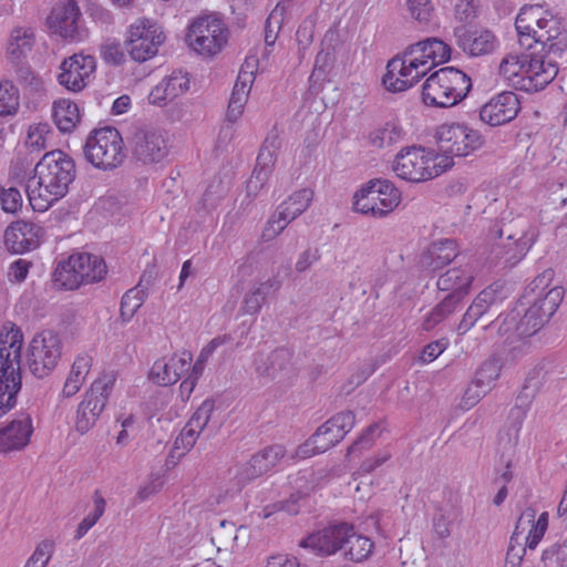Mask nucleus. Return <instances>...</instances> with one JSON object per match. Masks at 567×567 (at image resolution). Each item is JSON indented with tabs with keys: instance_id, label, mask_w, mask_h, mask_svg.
Wrapping results in <instances>:
<instances>
[{
	"instance_id": "1",
	"label": "nucleus",
	"mask_w": 567,
	"mask_h": 567,
	"mask_svg": "<svg viewBox=\"0 0 567 567\" xmlns=\"http://www.w3.org/2000/svg\"><path fill=\"white\" fill-rule=\"evenodd\" d=\"M554 276L555 271L551 268L536 276L525 288L515 307L506 313H501L485 328L495 324L496 321L499 322L498 334L509 342L514 338L525 339L536 334L549 322L565 297V289L561 286H551Z\"/></svg>"
},
{
	"instance_id": "2",
	"label": "nucleus",
	"mask_w": 567,
	"mask_h": 567,
	"mask_svg": "<svg viewBox=\"0 0 567 567\" xmlns=\"http://www.w3.org/2000/svg\"><path fill=\"white\" fill-rule=\"evenodd\" d=\"M451 47L437 38H427L410 45L403 59L393 58L386 64L382 84L389 92H403L413 86L437 64L451 59Z\"/></svg>"
},
{
	"instance_id": "3",
	"label": "nucleus",
	"mask_w": 567,
	"mask_h": 567,
	"mask_svg": "<svg viewBox=\"0 0 567 567\" xmlns=\"http://www.w3.org/2000/svg\"><path fill=\"white\" fill-rule=\"evenodd\" d=\"M75 162L61 150L47 152L34 167V175L25 185L30 205L45 212L69 193L75 179Z\"/></svg>"
},
{
	"instance_id": "4",
	"label": "nucleus",
	"mask_w": 567,
	"mask_h": 567,
	"mask_svg": "<svg viewBox=\"0 0 567 567\" xmlns=\"http://www.w3.org/2000/svg\"><path fill=\"white\" fill-rule=\"evenodd\" d=\"M518 42L526 50L540 49L561 55L567 49L564 20L540 4L525 6L515 20Z\"/></svg>"
},
{
	"instance_id": "5",
	"label": "nucleus",
	"mask_w": 567,
	"mask_h": 567,
	"mask_svg": "<svg viewBox=\"0 0 567 567\" xmlns=\"http://www.w3.org/2000/svg\"><path fill=\"white\" fill-rule=\"evenodd\" d=\"M471 89L472 81L467 74L454 66H445L424 81L422 100L426 105L450 107L464 100Z\"/></svg>"
},
{
	"instance_id": "6",
	"label": "nucleus",
	"mask_w": 567,
	"mask_h": 567,
	"mask_svg": "<svg viewBox=\"0 0 567 567\" xmlns=\"http://www.w3.org/2000/svg\"><path fill=\"white\" fill-rule=\"evenodd\" d=\"M453 165V162H437L435 151L412 146L401 150L395 156L393 171L398 177L411 183H421L437 177Z\"/></svg>"
},
{
	"instance_id": "7",
	"label": "nucleus",
	"mask_w": 567,
	"mask_h": 567,
	"mask_svg": "<svg viewBox=\"0 0 567 567\" xmlns=\"http://www.w3.org/2000/svg\"><path fill=\"white\" fill-rule=\"evenodd\" d=\"M83 154L89 163L103 171L118 167L126 156L120 132L111 126L94 130L86 138Z\"/></svg>"
},
{
	"instance_id": "8",
	"label": "nucleus",
	"mask_w": 567,
	"mask_h": 567,
	"mask_svg": "<svg viewBox=\"0 0 567 567\" xmlns=\"http://www.w3.org/2000/svg\"><path fill=\"white\" fill-rule=\"evenodd\" d=\"M6 334L0 332V393L18 395L22 386L20 355L23 336L19 328L11 324Z\"/></svg>"
},
{
	"instance_id": "9",
	"label": "nucleus",
	"mask_w": 567,
	"mask_h": 567,
	"mask_svg": "<svg viewBox=\"0 0 567 567\" xmlns=\"http://www.w3.org/2000/svg\"><path fill=\"white\" fill-rule=\"evenodd\" d=\"M401 202V192L388 179L368 182L354 194L353 209L357 213L382 218Z\"/></svg>"
},
{
	"instance_id": "10",
	"label": "nucleus",
	"mask_w": 567,
	"mask_h": 567,
	"mask_svg": "<svg viewBox=\"0 0 567 567\" xmlns=\"http://www.w3.org/2000/svg\"><path fill=\"white\" fill-rule=\"evenodd\" d=\"M251 368L256 377L266 382L285 383L298 375L295 351L286 346L269 352L257 351L252 354Z\"/></svg>"
},
{
	"instance_id": "11",
	"label": "nucleus",
	"mask_w": 567,
	"mask_h": 567,
	"mask_svg": "<svg viewBox=\"0 0 567 567\" xmlns=\"http://www.w3.org/2000/svg\"><path fill=\"white\" fill-rule=\"evenodd\" d=\"M227 41L228 29L215 14L199 17L188 25L186 42L198 54L214 56L221 51Z\"/></svg>"
},
{
	"instance_id": "12",
	"label": "nucleus",
	"mask_w": 567,
	"mask_h": 567,
	"mask_svg": "<svg viewBox=\"0 0 567 567\" xmlns=\"http://www.w3.org/2000/svg\"><path fill=\"white\" fill-rule=\"evenodd\" d=\"M355 424L352 411H342L320 425L317 431L297 450V455L302 458L315 454L324 453L337 445Z\"/></svg>"
},
{
	"instance_id": "13",
	"label": "nucleus",
	"mask_w": 567,
	"mask_h": 567,
	"mask_svg": "<svg viewBox=\"0 0 567 567\" xmlns=\"http://www.w3.org/2000/svg\"><path fill=\"white\" fill-rule=\"evenodd\" d=\"M439 150L446 155L442 164L452 162L453 156L464 157L481 148L484 144L483 135L465 124H442L436 131Z\"/></svg>"
},
{
	"instance_id": "14",
	"label": "nucleus",
	"mask_w": 567,
	"mask_h": 567,
	"mask_svg": "<svg viewBox=\"0 0 567 567\" xmlns=\"http://www.w3.org/2000/svg\"><path fill=\"white\" fill-rule=\"evenodd\" d=\"M116 375L113 371L104 372L91 385L85 393L83 401L80 403L75 427L81 434L86 433L96 422L103 412L109 396L111 395Z\"/></svg>"
},
{
	"instance_id": "15",
	"label": "nucleus",
	"mask_w": 567,
	"mask_h": 567,
	"mask_svg": "<svg viewBox=\"0 0 567 567\" xmlns=\"http://www.w3.org/2000/svg\"><path fill=\"white\" fill-rule=\"evenodd\" d=\"M61 358V342L58 334L43 331L30 342L27 364L30 372L39 379L49 375Z\"/></svg>"
},
{
	"instance_id": "16",
	"label": "nucleus",
	"mask_w": 567,
	"mask_h": 567,
	"mask_svg": "<svg viewBox=\"0 0 567 567\" xmlns=\"http://www.w3.org/2000/svg\"><path fill=\"white\" fill-rule=\"evenodd\" d=\"M527 51L525 79L518 82V90L537 92L545 89L558 74V63L554 53L532 49Z\"/></svg>"
},
{
	"instance_id": "17",
	"label": "nucleus",
	"mask_w": 567,
	"mask_h": 567,
	"mask_svg": "<svg viewBox=\"0 0 567 567\" xmlns=\"http://www.w3.org/2000/svg\"><path fill=\"white\" fill-rule=\"evenodd\" d=\"M164 40L163 32L155 23L140 19L131 24L125 45L133 60L144 62L157 53Z\"/></svg>"
},
{
	"instance_id": "18",
	"label": "nucleus",
	"mask_w": 567,
	"mask_h": 567,
	"mask_svg": "<svg viewBox=\"0 0 567 567\" xmlns=\"http://www.w3.org/2000/svg\"><path fill=\"white\" fill-rule=\"evenodd\" d=\"M169 153L167 132L162 128L137 131L132 141V157L144 165L157 164Z\"/></svg>"
},
{
	"instance_id": "19",
	"label": "nucleus",
	"mask_w": 567,
	"mask_h": 567,
	"mask_svg": "<svg viewBox=\"0 0 567 567\" xmlns=\"http://www.w3.org/2000/svg\"><path fill=\"white\" fill-rule=\"evenodd\" d=\"M312 198L313 192L309 188H302L290 195L268 220L262 237L269 240L279 235L289 223L307 210Z\"/></svg>"
},
{
	"instance_id": "20",
	"label": "nucleus",
	"mask_w": 567,
	"mask_h": 567,
	"mask_svg": "<svg viewBox=\"0 0 567 567\" xmlns=\"http://www.w3.org/2000/svg\"><path fill=\"white\" fill-rule=\"evenodd\" d=\"M352 530V524L336 523L308 535L300 542V546L311 549L318 556H331L343 550L348 533Z\"/></svg>"
},
{
	"instance_id": "21",
	"label": "nucleus",
	"mask_w": 567,
	"mask_h": 567,
	"mask_svg": "<svg viewBox=\"0 0 567 567\" xmlns=\"http://www.w3.org/2000/svg\"><path fill=\"white\" fill-rule=\"evenodd\" d=\"M95 69L96 61L93 55L74 53L61 62L58 82L69 91L80 92L86 86Z\"/></svg>"
},
{
	"instance_id": "22",
	"label": "nucleus",
	"mask_w": 567,
	"mask_h": 567,
	"mask_svg": "<svg viewBox=\"0 0 567 567\" xmlns=\"http://www.w3.org/2000/svg\"><path fill=\"white\" fill-rule=\"evenodd\" d=\"M80 18L81 11L78 3L74 0H68L53 7L47 18V25L52 33L64 40L80 41L82 38Z\"/></svg>"
},
{
	"instance_id": "23",
	"label": "nucleus",
	"mask_w": 567,
	"mask_h": 567,
	"mask_svg": "<svg viewBox=\"0 0 567 567\" xmlns=\"http://www.w3.org/2000/svg\"><path fill=\"white\" fill-rule=\"evenodd\" d=\"M520 110L517 94L504 91L494 95L480 109V118L489 126H501L512 122Z\"/></svg>"
},
{
	"instance_id": "24",
	"label": "nucleus",
	"mask_w": 567,
	"mask_h": 567,
	"mask_svg": "<svg viewBox=\"0 0 567 567\" xmlns=\"http://www.w3.org/2000/svg\"><path fill=\"white\" fill-rule=\"evenodd\" d=\"M455 44L470 56L492 54L499 45L496 35L487 29L454 28Z\"/></svg>"
},
{
	"instance_id": "25",
	"label": "nucleus",
	"mask_w": 567,
	"mask_h": 567,
	"mask_svg": "<svg viewBox=\"0 0 567 567\" xmlns=\"http://www.w3.org/2000/svg\"><path fill=\"white\" fill-rule=\"evenodd\" d=\"M43 229L38 224L17 220L4 231V245L12 254H24L39 247Z\"/></svg>"
},
{
	"instance_id": "26",
	"label": "nucleus",
	"mask_w": 567,
	"mask_h": 567,
	"mask_svg": "<svg viewBox=\"0 0 567 567\" xmlns=\"http://www.w3.org/2000/svg\"><path fill=\"white\" fill-rule=\"evenodd\" d=\"M192 359V353L185 351L181 357L156 360L151 368L150 379L161 386L174 384L188 371Z\"/></svg>"
},
{
	"instance_id": "27",
	"label": "nucleus",
	"mask_w": 567,
	"mask_h": 567,
	"mask_svg": "<svg viewBox=\"0 0 567 567\" xmlns=\"http://www.w3.org/2000/svg\"><path fill=\"white\" fill-rule=\"evenodd\" d=\"M69 266L75 272L78 286L99 282L105 278L107 267L100 256L81 252L69 257Z\"/></svg>"
},
{
	"instance_id": "28",
	"label": "nucleus",
	"mask_w": 567,
	"mask_h": 567,
	"mask_svg": "<svg viewBox=\"0 0 567 567\" xmlns=\"http://www.w3.org/2000/svg\"><path fill=\"white\" fill-rule=\"evenodd\" d=\"M33 432L32 420L22 413L0 430V452L21 450L30 442Z\"/></svg>"
},
{
	"instance_id": "29",
	"label": "nucleus",
	"mask_w": 567,
	"mask_h": 567,
	"mask_svg": "<svg viewBox=\"0 0 567 567\" xmlns=\"http://www.w3.org/2000/svg\"><path fill=\"white\" fill-rule=\"evenodd\" d=\"M499 241L493 245L492 258L495 265L503 268H512L517 265L522 258L526 255L529 246L523 238L515 239L513 235H508L506 239H503V229L496 230Z\"/></svg>"
},
{
	"instance_id": "30",
	"label": "nucleus",
	"mask_w": 567,
	"mask_h": 567,
	"mask_svg": "<svg viewBox=\"0 0 567 567\" xmlns=\"http://www.w3.org/2000/svg\"><path fill=\"white\" fill-rule=\"evenodd\" d=\"M286 449L282 445L274 444L254 454L243 468V480L251 481L271 471L285 457Z\"/></svg>"
},
{
	"instance_id": "31",
	"label": "nucleus",
	"mask_w": 567,
	"mask_h": 567,
	"mask_svg": "<svg viewBox=\"0 0 567 567\" xmlns=\"http://www.w3.org/2000/svg\"><path fill=\"white\" fill-rule=\"evenodd\" d=\"M499 299L498 291L493 286L482 290L463 315L457 327L458 334L466 333L480 319L488 315Z\"/></svg>"
},
{
	"instance_id": "32",
	"label": "nucleus",
	"mask_w": 567,
	"mask_h": 567,
	"mask_svg": "<svg viewBox=\"0 0 567 567\" xmlns=\"http://www.w3.org/2000/svg\"><path fill=\"white\" fill-rule=\"evenodd\" d=\"M474 276L470 269L452 268L442 274L436 282L440 291H447L449 295H458L464 298L471 288Z\"/></svg>"
},
{
	"instance_id": "33",
	"label": "nucleus",
	"mask_w": 567,
	"mask_h": 567,
	"mask_svg": "<svg viewBox=\"0 0 567 567\" xmlns=\"http://www.w3.org/2000/svg\"><path fill=\"white\" fill-rule=\"evenodd\" d=\"M457 256V246L453 239H443L432 244L422 256V266L435 272L453 261Z\"/></svg>"
},
{
	"instance_id": "34",
	"label": "nucleus",
	"mask_w": 567,
	"mask_h": 567,
	"mask_svg": "<svg viewBox=\"0 0 567 567\" xmlns=\"http://www.w3.org/2000/svg\"><path fill=\"white\" fill-rule=\"evenodd\" d=\"M254 81V73L240 70L236 83L234 85L226 117L229 122H236L243 114L244 106L248 100L251 83Z\"/></svg>"
},
{
	"instance_id": "35",
	"label": "nucleus",
	"mask_w": 567,
	"mask_h": 567,
	"mask_svg": "<svg viewBox=\"0 0 567 567\" xmlns=\"http://www.w3.org/2000/svg\"><path fill=\"white\" fill-rule=\"evenodd\" d=\"M535 515H536L535 509L532 507H528L519 516V518L516 523L515 529L513 532V535L511 536V539H509V545H508L506 558H505V567H519V565L523 560L524 554L526 551V546L523 545L522 543H517V546H516V545H514V542L517 540V536L519 534H523V532L525 530V527L527 525H529L530 522H533Z\"/></svg>"
},
{
	"instance_id": "36",
	"label": "nucleus",
	"mask_w": 567,
	"mask_h": 567,
	"mask_svg": "<svg viewBox=\"0 0 567 567\" xmlns=\"http://www.w3.org/2000/svg\"><path fill=\"white\" fill-rule=\"evenodd\" d=\"M34 44V34L31 29L16 28L12 30L7 48L8 59L11 63H19L27 58Z\"/></svg>"
},
{
	"instance_id": "37",
	"label": "nucleus",
	"mask_w": 567,
	"mask_h": 567,
	"mask_svg": "<svg viewBox=\"0 0 567 567\" xmlns=\"http://www.w3.org/2000/svg\"><path fill=\"white\" fill-rule=\"evenodd\" d=\"M52 116L56 127L63 133L72 132L80 121L78 105L66 99L53 103Z\"/></svg>"
},
{
	"instance_id": "38",
	"label": "nucleus",
	"mask_w": 567,
	"mask_h": 567,
	"mask_svg": "<svg viewBox=\"0 0 567 567\" xmlns=\"http://www.w3.org/2000/svg\"><path fill=\"white\" fill-rule=\"evenodd\" d=\"M348 534V539L344 542L343 556L354 563H361L368 559L373 548L371 539L357 533L353 525L352 530Z\"/></svg>"
},
{
	"instance_id": "39",
	"label": "nucleus",
	"mask_w": 567,
	"mask_h": 567,
	"mask_svg": "<svg viewBox=\"0 0 567 567\" xmlns=\"http://www.w3.org/2000/svg\"><path fill=\"white\" fill-rule=\"evenodd\" d=\"M464 298L458 297V295H446L425 317L422 327L424 330H432L440 322L445 320L450 315H452L456 308L461 305Z\"/></svg>"
},
{
	"instance_id": "40",
	"label": "nucleus",
	"mask_w": 567,
	"mask_h": 567,
	"mask_svg": "<svg viewBox=\"0 0 567 567\" xmlns=\"http://www.w3.org/2000/svg\"><path fill=\"white\" fill-rule=\"evenodd\" d=\"M403 136V130L395 121H389L380 127H375L369 134V142L372 146L383 148L391 146Z\"/></svg>"
},
{
	"instance_id": "41",
	"label": "nucleus",
	"mask_w": 567,
	"mask_h": 567,
	"mask_svg": "<svg viewBox=\"0 0 567 567\" xmlns=\"http://www.w3.org/2000/svg\"><path fill=\"white\" fill-rule=\"evenodd\" d=\"M527 64V51L520 55L508 54L499 64V74L511 81L513 86L518 89V82L525 79Z\"/></svg>"
},
{
	"instance_id": "42",
	"label": "nucleus",
	"mask_w": 567,
	"mask_h": 567,
	"mask_svg": "<svg viewBox=\"0 0 567 567\" xmlns=\"http://www.w3.org/2000/svg\"><path fill=\"white\" fill-rule=\"evenodd\" d=\"M503 368L502 358L498 355H492L481 363L474 375V383L478 386L489 390L492 384L496 381L501 374Z\"/></svg>"
},
{
	"instance_id": "43",
	"label": "nucleus",
	"mask_w": 567,
	"mask_h": 567,
	"mask_svg": "<svg viewBox=\"0 0 567 567\" xmlns=\"http://www.w3.org/2000/svg\"><path fill=\"white\" fill-rule=\"evenodd\" d=\"M410 17L421 27L430 28L435 23V8L432 0H405Z\"/></svg>"
},
{
	"instance_id": "44",
	"label": "nucleus",
	"mask_w": 567,
	"mask_h": 567,
	"mask_svg": "<svg viewBox=\"0 0 567 567\" xmlns=\"http://www.w3.org/2000/svg\"><path fill=\"white\" fill-rule=\"evenodd\" d=\"M285 11V6L281 2L277 3L265 22V55L272 51L284 23Z\"/></svg>"
},
{
	"instance_id": "45",
	"label": "nucleus",
	"mask_w": 567,
	"mask_h": 567,
	"mask_svg": "<svg viewBox=\"0 0 567 567\" xmlns=\"http://www.w3.org/2000/svg\"><path fill=\"white\" fill-rule=\"evenodd\" d=\"M334 61V55L332 50L330 49H322L319 51L315 59L313 70L309 76V82L311 86H315L316 84L322 83L329 72L332 69Z\"/></svg>"
},
{
	"instance_id": "46",
	"label": "nucleus",
	"mask_w": 567,
	"mask_h": 567,
	"mask_svg": "<svg viewBox=\"0 0 567 567\" xmlns=\"http://www.w3.org/2000/svg\"><path fill=\"white\" fill-rule=\"evenodd\" d=\"M19 90L11 81L0 82V116L16 114L19 109Z\"/></svg>"
},
{
	"instance_id": "47",
	"label": "nucleus",
	"mask_w": 567,
	"mask_h": 567,
	"mask_svg": "<svg viewBox=\"0 0 567 567\" xmlns=\"http://www.w3.org/2000/svg\"><path fill=\"white\" fill-rule=\"evenodd\" d=\"M145 299L143 290L138 287H134L127 290L121 300V317L124 321H128L133 318L136 311L141 308Z\"/></svg>"
},
{
	"instance_id": "48",
	"label": "nucleus",
	"mask_w": 567,
	"mask_h": 567,
	"mask_svg": "<svg viewBox=\"0 0 567 567\" xmlns=\"http://www.w3.org/2000/svg\"><path fill=\"white\" fill-rule=\"evenodd\" d=\"M53 134L48 123H38L30 125L25 138V145L32 151L47 148L48 138Z\"/></svg>"
},
{
	"instance_id": "49",
	"label": "nucleus",
	"mask_w": 567,
	"mask_h": 567,
	"mask_svg": "<svg viewBox=\"0 0 567 567\" xmlns=\"http://www.w3.org/2000/svg\"><path fill=\"white\" fill-rule=\"evenodd\" d=\"M556 557V567H567V538L561 544H553L543 550L538 567H549Z\"/></svg>"
},
{
	"instance_id": "50",
	"label": "nucleus",
	"mask_w": 567,
	"mask_h": 567,
	"mask_svg": "<svg viewBox=\"0 0 567 567\" xmlns=\"http://www.w3.org/2000/svg\"><path fill=\"white\" fill-rule=\"evenodd\" d=\"M73 275H75V272L71 270V267L69 266V260L59 264L52 275L54 286L60 289L70 290L78 288V281Z\"/></svg>"
},
{
	"instance_id": "51",
	"label": "nucleus",
	"mask_w": 567,
	"mask_h": 567,
	"mask_svg": "<svg viewBox=\"0 0 567 567\" xmlns=\"http://www.w3.org/2000/svg\"><path fill=\"white\" fill-rule=\"evenodd\" d=\"M529 524H532V527L526 537L525 546L535 549L548 528V513L543 512L537 520L534 518Z\"/></svg>"
},
{
	"instance_id": "52",
	"label": "nucleus",
	"mask_w": 567,
	"mask_h": 567,
	"mask_svg": "<svg viewBox=\"0 0 567 567\" xmlns=\"http://www.w3.org/2000/svg\"><path fill=\"white\" fill-rule=\"evenodd\" d=\"M162 81L167 86L168 94H171L173 100L189 89V80L182 71H174Z\"/></svg>"
},
{
	"instance_id": "53",
	"label": "nucleus",
	"mask_w": 567,
	"mask_h": 567,
	"mask_svg": "<svg viewBox=\"0 0 567 567\" xmlns=\"http://www.w3.org/2000/svg\"><path fill=\"white\" fill-rule=\"evenodd\" d=\"M226 194V188L223 185L221 181H213L206 188L203 197L200 199V204L205 209H212L217 206L220 199L224 198Z\"/></svg>"
},
{
	"instance_id": "54",
	"label": "nucleus",
	"mask_w": 567,
	"mask_h": 567,
	"mask_svg": "<svg viewBox=\"0 0 567 567\" xmlns=\"http://www.w3.org/2000/svg\"><path fill=\"white\" fill-rule=\"evenodd\" d=\"M0 203L6 213L16 214L22 207V195L16 187L2 188L0 190Z\"/></svg>"
},
{
	"instance_id": "55",
	"label": "nucleus",
	"mask_w": 567,
	"mask_h": 567,
	"mask_svg": "<svg viewBox=\"0 0 567 567\" xmlns=\"http://www.w3.org/2000/svg\"><path fill=\"white\" fill-rule=\"evenodd\" d=\"M267 297V291L262 287H256L246 293L243 302V311L247 315H256L261 309Z\"/></svg>"
},
{
	"instance_id": "56",
	"label": "nucleus",
	"mask_w": 567,
	"mask_h": 567,
	"mask_svg": "<svg viewBox=\"0 0 567 567\" xmlns=\"http://www.w3.org/2000/svg\"><path fill=\"white\" fill-rule=\"evenodd\" d=\"M215 409V401L212 399H206L195 411V413L192 415L188 422H190V425H194L195 427H198L200 431H203L210 420V416Z\"/></svg>"
},
{
	"instance_id": "57",
	"label": "nucleus",
	"mask_w": 567,
	"mask_h": 567,
	"mask_svg": "<svg viewBox=\"0 0 567 567\" xmlns=\"http://www.w3.org/2000/svg\"><path fill=\"white\" fill-rule=\"evenodd\" d=\"M538 380L535 377H528L526 382L516 398L515 406L524 412L529 408L532 400L538 389Z\"/></svg>"
},
{
	"instance_id": "58",
	"label": "nucleus",
	"mask_w": 567,
	"mask_h": 567,
	"mask_svg": "<svg viewBox=\"0 0 567 567\" xmlns=\"http://www.w3.org/2000/svg\"><path fill=\"white\" fill-rule=\"evenodd\" d=\"M380 426L378 423L369 425L364 432L349 446L348 455L360 453L372 446L374 441V433L379 431Z\"/></svg>"
},
{
	"instance_id": "59",
	"label": "nucleus",
	"mask_w": 567,
	"mask_h": 567,
	"mask_svg": "<svg viewBox=\"0 0 567 567\" xmlns=\"http://www.w3.org/2000/svg\"><path fill=\"white\" fill-rule=\"evenodd\" d=\"M32 262L27 259H17L9 266L8 279L10 282L21 284L23 282L29 274Z\"/></svg>"
},
{
	"instance_id": "60",
	"label": "nucleus",
	"mask_w": 567,
	"mask_h": 567,
	"mask_svg": "<svg viewBox=\"0 0 567 567\" xmlns=\"http://www.w3.org/2000/svg\"><path fill=\"white\" fill-rule=\"evenodd\" d=\"M102 56L106 63L121 65L125 62V53L117 42H109L102 47Z\"/></svg>"
},
{
	"instance_id": "61",
	"label": "nucleus",
	"mask_w": 567,
	"mask_h": 567,
	"mask_svg": "<svg viewBox=\"0 0 567 567\" xmlns=\"http://www.w3.org/2000/svg\"><path fill=\"white\" fill-rule=\"evenodd\" d=\"M200 432L202 431L198 427H195L194 425H190V422H187L181 434L175 440V447L178 449L182 446L184 450H190L196 443V439Z\"/></svg>"
},
{
	"instance_id": "62",
	"label": "nucleus",
	"mask_w": 567,
	"mask_h": 567,
	"mask_svg": "<svg viewBox=\"0 0 567 567\" xmlns=\"http://www.w3.org/2000/svg\"><path fill=\"white\" fill-rule=\"evenodd\" d=\"M268 178L269 176L266 175L265 171H252V174L246 185L247 197H249L250 200H252L258 195V193L262 189Z\"/></svg>"
},
{
	"instance_id": "63",
	"label": "nucleus",
	"mask_w": 567,
	"mask_h": 567,
	"mask_svg": "<svg viewBox=\"0 0 567 567\" xmlns=\"http://www.w3.org/2000/svg\"><path fill=\"white\" fill-rule=\"evenodd\" d=\"M488 393L487 389L478 386L472 382V384L465 390L461 405L464 409H471L480 402V400Z\"/></svg>"
},
{
	"instance_id": "64",
	"label": "nucleus",
	"mask_w": 567,
	"mask_h": 567,
	"mask_svg": "<svg viewBox=\"0 0 567 567\" xmlns=\"http://www.w3.org/2000/svg\"><path fill=\"white\" fill-rule=\"evenodd\" d=\"M455 19L461 22L472 21L476 18L473 0H457L454 7Z\"/></svg>"
}]
</instances>
